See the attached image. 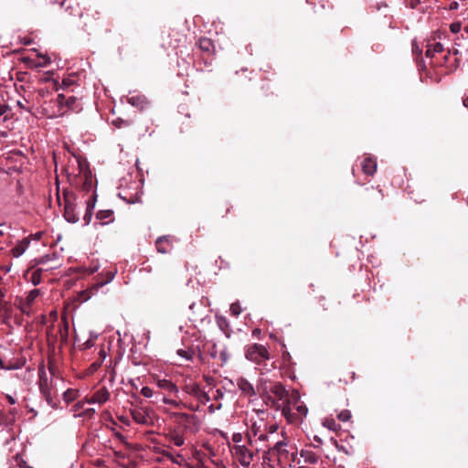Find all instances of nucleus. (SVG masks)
I'll list each match as a JSON object with an SVG mask.
<instances>
[{
	"instance_id": "obj_38",
	"label": "nucleus",
	"mask_w": 468,
	"mask_h": 468,
	"mask_svg": "<svg viewBox=\"0 0 468 468\" xmlns=\"http://www.w3.org/2000/svg\"><path fill=\"white\" fill-rule=\"evenodd\" d=\"M337 418L343 422L348 421L351 419V412L348 410H342L337 415Z\"/></svg>"
},
{
	"instance_id": "obj_61",
	"label": "nucleus",
	"mask_w": 468,
	"mask_h": 468,
	"mask_svg": "<svg viewBox=\"0 0 468 468\" xmlns=\"http://www.w3.org/2000/svg\"><path fill=\"white\" fill-rule=\"evenodd\" d=\"M6 119H7V116H6V115H5V117H4L3 121H5Z\"/></svg>"
},
{
	"instance_id": "obj_7",
	"label": "nucleus",
	"mask_w": 468,
	"mask_h": 468,
	"mask_svg": "<svg viewBox=\"0 0 468 468\" xmlns=\"http://www.w3.org/2000/svg\"><path fill=\"white\" fill-rule=\"evenodd\" d=\"M172 416L178 424L176 428H181L184 433L196 434L199 431L200 421L197 416L186 412H174Z\"/></svg>"
},
{
	"instance_id": "obj_24",
	"label": "nucleus",
	"mask_w": 468,
	"mask_h": 468,
	"mask_svg": "<svg viewBox=\"0 0 468 468\" xmlns=\"http://www.w3.org/2000/svg\"><path fill=\"white\" fill-rule=\"evenodd\" d=\"M204 449L207 452V455L212 464H214L217 468H226L223 462L218 458H216L215 449L208 443L203 445Z\"/></svg>"
},
{
	"instance_id": "obj_49",
	"label": "nucleus",
	"mask_w": 468,
	"mask_h": 468,
	"mask_svg": "<svg viewBox=\"0 0 468 468\" xmlns=\"http://www.w3.org/2000/svg\"><path fill=\"white\" fill-rule=\"evenodd\" d=\"M74 392L72 390H67L64 393V399L67 401H71L73 399Z\"/></svg>"
},
{
	"instance_id": "obj_39",
	"label": "nucleus",
	"mask_w": 468,
	"mask_h": 468,
	"mask_svg": "<svg viewBox=\"0 0 468 468\" xmlns=\"http://www.w3.org/2000/svg\"><path fill=\"white\" fill-rule=\"evenodd\" d=\"M118 195H119V197H120L122 199L125 200L127 203H130V204H131V203H134V202L138 199V197H137L136 196H133V195H131V196H129V197H128V196H126V195H125L124 193H122V192H120Z\"/></svg>"
},
{
	"instance_id": "obj_41",
	"label": "nucleus",
	"mask_w": 468,
	"mask_h": 468,
	"mask_svg": "<svg viewBox=\"0 0 468 468\" xmlns=\"http://www.w3.org/2000/svg\"><path fill=\"white\" fill-rule=\"evenodd\" d=\"M231 440L234 444H241L243 441V435L240 432H235L232 434Z\"/></svg>"
},
{
	"instance_id": "obj_35",
	"label": "nucleus",
	"mask_w": 468,
	"mask_h": 468,
	"mask_svg": "<svg viewBox=\"0 0 468 468\" xmlns=\"http://www.w3.org/2000/svg\"><path fill=\"white\" fill-rule=\"evenodd\" d=\"M41 274H42L41 269H37L32 272L30 280L34 285H37L40 283Z\"/></svg>"
},
{
	"instance_id": "obj_27",
	"label": "nucleus",
	"mask_w": 468,
	"mask_h": 468,
	"mask_svg": "<svg viewBox=\"0 0 468 468\" xmlns=\"http://www.w3.org/2000/svg\"><path fill=\"white\" fill-rule=\"evenodd\" d=\"M184 390L187 394L193 396L194 398H197L198 396L199 392L202 390V388L199 384L192 382V383L186 384L184 387Z\"/></svg>"
},
{
	"instance_id": "obj_51",
	"label": "nucleus",
	"mask_w": 468,
	"mask_h": 468,
	"mask_svg": "<svg viewBox=\"0 0 468 468\" xmlns=\"http://www.w3.org/2000/svg\"><path fill=\"white\" fill-rule=\"evenodd\" d=\"M118 419H119V420H120L121 422H122L123 424H125V425H130V421H129V420H128L126 417H124V416H120V417H118Z\"/></svg>"
},
{
	"instance_id": "obj_46",
	"label": "nucleus",
	"mask_w": 468,
	"mask_h": 468,
	"mask_svg": "<svg viewBox=\"0 0 468 468\" xmlns=\"http://www.w3.org/2000/svg\"><path fill=\"white\" fill-rule=\"evenodd\" d=\"M105 276H106V280L104 282H101V284H106V283L110 282L111 281H112V279L115 276V272L109 271L105 273Z\"/></svg>"
},
{
	"instance_id": "obj_62",
	"label": "nucleus",
	"mask_w": 468,
	"mask_h": 468,
	"mask_svg": "<svg viewBox=\"0 0 468 468\" xmlns=\"http://www.w3.org/2000/svg\"><path fill=\"white\" fill-rule=\"evenodd\" d=\"M117 127H120V122L119 121L117 122Z\"/></svg>"
},
{
	"instance_id": "obj_25",
	"label": "nucleus",
	"mask_w": 468,
	"mask_h": 468,
	"mask_svg": "<svg viewBox=\"0 0 468 468\" xmlns=\"http://www.w3.org/2000/svg\"><path fill=\"white\" fill-rule=\"evenodd\" d=\"M30 244V240L26 238L22 240L18 241L15 247L11 250V253L14 257L18 258L20 257L28 248Z\"/></svg>"
},
{
	"instance_id": "obj_10",
	"label": "nucleus",
	"mask_w": 468,
	"mask_h": 468,
	"mask_svg": "<svg viewBox=\"0 0 468 468\" xmlns=\"http://www.w3.org/2000/svg\"><path fill=\"white\" fill-rule=\"evenodd\" d=\"M74 102V97L70 96L69 98H66L63 94H58L56 99L50 100L49 101V105L54 104V106H56L57 109L49 112L47 107H43V111L45 114L49 118L60 116L64 114V105H66L68 108H70Z\"/></svg>"
},
{
	"instance_id": "obj_21",
	"label": "nucleus",
	"mask_w": 468,
	"mask_h": 468,
	"mask_svg": "<svg viewBox=\"0 0 468 468\" xmlns=\"http://www.w3.org/2000/svg\"><path fill=\"white\" fill-rule=\"evenodd\" d=\"M197 47L207 56L214 54L215 46L210 38L200 37L197 42Z\"/></svg>"
},
{
	"instance_id": "obj_8",
	"label": "nucleus",
	"mask_w": 468,
	"mask_h": 468,
	"mask_svg": "<svg viewBox=\"0 0 468 468\" xmlns=\"http://www.w3.org/2000/svg\"><path fill=\"white\" fill-rule=\"evenodd\" d=\"M58 202L59 206L64 207V218L70 223H75L79 220V215L76 212L75 195L68 190L63 192V203L60 196L58 194Z\"/></svg>"
},
{
	"instance_id": "obj_59",
	"label": "nucleus",
	"mask_w": 468,
	"mask_h": 468,
	"mask_svg": "<svg viewBox=\"0 0 468 468\" xmlns=\"http://www.w3.org/2000/svg\"><path fill=\"white\" fill-rule=\"evenodd\" d=\"M218 322L222 323V324H226V320L225 319H221L219 320Z\"/></svg>"
},
{
	"instance_id": "obj_2",
	"label": "nucleus",
	"mask_w": 468,
	"mask_h": 468,
	"mask_svg": "<svg viewBox=\"0 0 468 468\" xmlns=\"http://www.w3.org/2000/svg\"><path fill=\"white\" fill-rule=\"evenodd\" d=\"M278 429L279 426L277 423H268L263 419H258L252 421L246 433L247 443L251 445L253 438L262 442L273 441L274 437L279 435Z\"/></svg>"
},
{
	"instance_id": "obj_30",
	"label": "nucleus",
	"mask_w": 468,
	"mask_h": 468,
	"mask_svg": "<svg viewBox=\"0 0 468 468\" xmlns=\"http://www.w3.org/2000/svg\"><path fill=\"white\" fill-rule=\"evenodd\" d=\"M177 355L181 356L182 358L191 361L194 358L195 351L191 348L188 349H178L176 351Z\"/></svg>"
},
{
	"instance_id": "obj_60",
	"label": "nucleus",
	"mask_w": 468,
	"mask_h": 468,
	"mask_svg": "<svg viewBox=\"0 0 468 468\" xmlns=\"http://www.w3.org/2000/svg\"><path fill=\"white\" fill-rule=\"evenodd\" d=\"M218 324H219V326H220L221 328H222V326H224V324H222V323H220V322H218Z\"/></svg>"
},
{
	"instance_id": "obj_6",
	"label": "nucleus",
	"mask_w": 468,
	"mask_h": 468,
	"mask_svg": "<svg viewBox=\"0 0 468 468\" xmlns=\"http://www.w3.org/2000/svg\"><path fill=\"white\" fill-rule=\"evenodd\" d=\"M458 50H448L446 53L441 54L439 58H432L431 66L433 68H443L442 74H449L454 71L459 66V58L457 57Z\"/></svg>"
},
{
	"instance_id": "obj_17",
	"label": "nucleus",
	"mask_w": 468,
	"mask_h": 468,
	"mask_svg": "<svg viewBox=\"0 0 468 468\" xmlns=\"http://www.w3.org/2000/svg\"><path fill=\"white\" fill-rule=\"evenodd\" d=\"M237 386L241 393L247 397H253L256 395L254 387L249 380L243 377H239L236 380Z\"/></svg>"
},
{
	"instance_id": "obj_11",
	"label": "nucleus",
	"mask_w": 468,
	"mask_h": 468,
	"mask_svg": "<svg viewBox=\"0 0 468 468\" xmlns=\"http://www.w3.org/2000/svg\"><path fill=\"white\" fill-rule=\"evenodd\" d=\"M39 294L40 291L38 289H34L28 292L25 297L19 298L18 307L23 314L30 315L32 313V306Z\"/></svg>"
},
{
	"instance_id": "obj_19",
	"label": "nucleus",
	"mask_w": 468,
	"mask_h": 468,
	"mask_svg": "<svg viewBox=\"0 0 468 468\" xmlns=\"http://www.w3.org/2000/svg\"><path fill=\"white\" fill-rule=\"evenodd\" d=\"M270 391L279 401H286L290 393L285 389L282 383H274L270 387Z\"/></svg>"
},
{
	"instance_id": "obj_33",
	"label": "nucleus",
	"mask_w": 468,
	"mask_h": 468,
	"mask_svg": "<svg viewBox=\"0 0 468 468\" xmlns=\"http://www.w3.org/2000/svg\"><path fill=\"white\" fill-rule=\"evenodd\" d=\"M24 365V362H17L16 364H8V365H5L3 360L0 358V368L1 369H5V370H14V369H18V368H21Z\"/></svg>"
},
{
	"instance_id": "obj_48",
	"label": "nucleus",
	"mask_w": 468,
	"mask_h": 468,
	"mask_svg": "<svg viewBox=\"0 0 468 468\" xmlns=\"http://www.w3.org/2000/svg\"><path fill=\"white\" fill-rule=\"evenodd\" d=\"M218 346L216 344H213L212 347L209 350V355L211 357L216 358L218 356Z\"/></svg>"
},
{
	"instance_id": "obj_13",
	"label": "nucleus",
	"mask_w": 468,
	"mask_h": 468,
	"mask_svg": "<svg viewBox=\"0 0 468 468\" xmlns=\"http://www.w3.org/2000/svg\"><path fill=\"white\" fill-rule=\"evenodd\" d=\"M186 433L181 431V428H170L165 434V438L176 447H181L186 442Z\"/></svg>"
},
{
	"instance_id": "obj_56",
	"label": "nucleus",
	"mask_w": 468,
	"mask_h": 468,
	"mask_svg": "<svg viewBox=\"0 0 468 468\" xmlns=\"http://www.w3.org/2000/svg\"><path fill=\"white\" fill-rule=\"evenodd\" d=\"M42 236V233L41 232H38L35 235V239H39Z\"/></svg>"
},
{
	"instance_id": "obj_50",
	"label": "nucleus",
	"mask_w": 468,
	"mask_h": 468,
	"mask_svg": "<svg viewBox=\"0 0 468 468\" xmlns=\"http://www.w3.org/2000/svg\"><path fill=\"white\" fill-rule=\"evenodd\" d=\"M5 399L10 404H12V405L16 404V399L13 396L7 394V395H5Z\"/></svg>"
},
{
	"instance_id": "obj_55",
	"label": "nucleus",
	"mask_w": 468,
	"mask_h": 468,
	"mask_svg": "<svg viewBox=\"0 0 468 468\" xmlns=\"http://www.w3.org/2000/svg\"><path fill=\"white\" fill-rule=\"evenodd\" d=\"M94 413H95V410H94V409H88V410H86V411H85V414H86V415H89V416H90V415H92V414H94Z\"/></svg>"
},
{
	"instance_id": "obj_5",
	"label": "nucleus",
	"mask_w": 468,
	"mask_h": 468,
	"mask_svg": "<svg viewBox=\"0 0 468 468\" xmlns=\"http://www.w3.org/2000/svg\"><path fill=\"white\" fill-rule=\"evenodd\" d=\"M229 448L233 459L238 462L243 468H250L253 464L258 451L250 449L246 444H229Z\"/></svg>"
},
{
	"instance_id": "obj_45",
	"label": "nucleus",
	"mask_w": 468,
	"mask_h": 468,
	"mask_svg": "<svg viewBox=\"0 0 468 468\" xmlns=\"http://www.w3.org/2000/svg\"><path fill=\"white\" fill-rule=\"evenodd\" d=\"M16 463L19 466V468H32L28 466L26 462H24L21 458L18 456H16L15 458Z\"/></svg>"
},
{
	"instance_id": "obj_15",
	"label": "nucleus",
	"mask_w": 468,
	"mask_h": 468,
	"mask_svg": "<svg viewBox=\"0 0 468 468\" xmlns=\"http://www.w3.org/2000/svg\"><path fill=\"white\" fill-rule=\"evenodd\" d=\"M153 379L158 388L170 393H178V388L172 380L161 378L159 376H154Z\"/></svg>"
},
{
	"instance_id": "obj_57",
	"label": "nucleus",
	"mask_w": 468,
	"mask_h": 468,
	"mask_svg": "<svg viewBox=\"0 0 468 468\" xmlns=\"http://www.w3.org/2000/svg\"><path fill=\"white\" fill-rule=\"evenodd\" d=\"M463 104L465 107H468V97L463 100Z\"/></svg>"
},
{
	"instance_id": "obj_20",
	"label": "nucleus",
	"mask_w": 468,
	"mask_h": 468,
	"mask_svg": "<svg viewBox=\"0 0 468 468\" xmlns=\"http://www.w3.org/2000/svg\"><path fill=\"white\" fill-rule=\"evenodd\" d=\"M155 248L159 253L165 254L172 250V242L169 236L159 237L155 241Z\"/></svg>"
},
{
	"instance_id": "obj_9",
	"label": "nucleus",
	"mask_w": 468,
	"mask_h": 468,
	"mask_svg": "<svg viewBox=\"0 0 468 468\" xmlns=\"http://www.w3.org/2000/svg\"><path fill=\"white\" fill-rule=\"evenodd\" d=\"M245 356L248 360L261 365L270 359V353L263 345L254 343L246 347Z\"/></svg>"
},
{
	"instance_id": "obj_53",
	"label": "nucleus",
	"mask_w": 468,
	"mask_h": 468,
	"mask_svg": "<svg viewBox=\"0 0 468 468\" xmlns=\"http://www.w3.org/2000/svg\"><path fill=\"white\" fill-rule=\"evenodd\" d=\"M93 346L92 340H88L83 344L85 349L90 348Z\"/></svg>"
},
{
	"instance_id": "obj_43",
	"label": "nucleus",
	"mask_w": 468,
	"mask_h": 468,
	"mask_svg": "<svg viewBox=\"0 0 468 468\" xmlns=\"http://www.w3.org/2000/svg\"><path fill=\"white\" fill-rule=\"evenodd\" d=\"M412 53L417 56H420L422 53V48L420 47L416 40L412 42Z\"/></svg>"
},
{
	"instance_id": "obj_18",
	"label": "nucleus",
	"mask_w": 468,
	"mask_h": 468,
	"mask_svg": "<svg viewBox=\"0 0 468 468\" xmlns=\"http://www.w3.org/2000/svg\"><path fill=\"white\" fill-rule=\"evenodd\" d=\"M427 49H426V57L431 58V61L432 58H437L439 56L444 53V48L442 44L436 42V43H429L427 44Z\"/></svg>"
},
{
	"instance_id": "obj_1",
	"label": "nucleus",
	"mask_w": 468,
	"mask_h": 468,
	"mask_svg": "<svg viewBox=\"0 0 468 468\" xmlns=\"http://www.w3.org/2000/svg\"><path fill=\"white\" fill-rule=\"evenodd\" d=\"M65 172L71 186L87 193L91 191V195L86 200L87 207L84 216V220L89 223L97 197L93 189V176L90 170L89 163L80 155H73L65 167Z\"/></svg>"
},
{
	"instance_id": "obj_14",
	"label": "nucleus",
	"mask_w": 468,
	"mask_h": 468,
	"mask_svg": "<svg viewBox=\"0 0 468 468\" xmlns=\"http://www.w3.org/2000/svg\"><path fill=\"white\" fill-rule=\"evenodd\" d=\"M133 420L141 425H149L151 423L148 409L138 408L131 410Z\"/></svg>"
},
{
	"instance_id": "obj_44",
	"label": "nucleus",
	"mask_w": 468,
	"mask_h": 468,
	"mask_svg": "<svg viewBox=\"0 0 468 468\" xmlns=\"http://www.w3.org/2000/svg\"><path fill=\"white\" fill-rule=\"evenodd\" d=\"M41 58V61H39L37 65L39 67H46L50 63L49 58L46 56H39Z\"/></svg>"
},
{
	"instance_id": "obj_47",
	"label": "nucleus",
	"mask_w": 468,
	"mask_h": 468,
	"mask_svg": "<svg viewBox=\"0 0 468 468\" xmlns=\"http://www.w3.org/2000/svg\"><path fill=\"white\" fill-rule=\"evenodd\" d=\"M7 112H10L9 106L5 103H0V118L3 115H5Z\"/></svg>"
},
{
	"instance_id": "obj_58",
	"label": "nucleus",
	"mask_w": 468,
	"mask_h": 468,
	"mask_svg": "<svg viewBox=\"0 0 468 468\" xmlns=\"http://www.w3.org/2000/svg\"><path fill=\"white\" fill-rule=\"evenodd\" d=\"M194 307H195V303H192V304L189 306V308H190L191 310H193V309H194Z\"/></svg>"
},
{
	"instance_id": "obj_36",
	"label": "nucleus",
	"mask_w": 468,
	"mask_h": 468,
	"mask_svg": "<svg viewBox=\"0 0 468 468\" xmlns=\"http://www.w3.org/2000/svg\"><path fill=\"white\" fill-rule=\"evenodd\" d=\"M218 356H219V359H220V362H221V365H225L228 361H229V353L227 349V347H223L219 353H218Z\"/></svg>"
},
{
	"instance_id": "obj_23",
	"label": "nucleus",
	"mask_w": 468,
	"mask_h": 468,
	"mask_svg": "<svg viewBox=\"0 0 468 468\" xmlns=\"http://www.w3.org/2000/svg\"><path fill=\"white\" fill-rule=\"evenodd\" d=\"M96 219L101 225L112 223L114 220V213L112 209L99 210L96 214Z\"/></svg>"
},
{
	"instance_id": "obj_63",
	"label": "nucleus",
	"mask_w": 468,
	"mask_h": 468,
	"mask_svg": "<svg viewBox=\"0 0 468 468\" xmlns=\"http://www.w3.org/2000/svg\"><path fill=\"white\" fill-rule=\"evenodd\" d=\"M117 127H120V122L119 121L117 122Z\"/></svg>"
},
{
	"instance_id": "obj_42",
	"label": "nucleus",
	"mask_w": 468,
	"mask_h": 468,
	"mask_svg": "<svg viewBox=\"0 0 468 468\" xmlns=\"http://www.w3.org/2000/svg\"><path fill=\"white\" fill-rule=\"evenodd\" d=\"M196 399H197L202 403L209 401V396L203 389L199 392L198 396Z\"/></svg>"
},
{
	"instance_id": "obj_52",
	"label": "nucleus",
	"mask_w": 468,
	"mask_h": 468,
	"mask_svg": "<svg viewBox=\"0 0 468 468\" xmlns=\"http://www.w3.org/2000/svg\"><path fill=\"white\" fill-rule=\"evenodd\" d=\"M115 437L122 442H125V437L120 433V432H116L115 433Z\"/></svg>"
},
{
	"instance_id": "obj_4",
	"label": "nucleus",
	"mask_w": 468,
	"mask_h": 468,
	"mask_svg": "<svg viewBox=\"0 0 468 468\" xmlns=\"http://www.w3.org/2000/svg\"><path fill=\"white\" fill-rule=\"evenodd\" d=\"M69 321L63 316L60 322L52 324L47 329V339L49 346H55L59 340L61 345H66L69 339Z\"/></svg>"
},
{
	"instance_id": "obj_31",
	"label": "nucleus",
	"mask_w": 468,
	"mask_h": 468,
	"mask_svg": "<svg viewBox=\"0 0 468 468\" xmlns=\"http://www.w3.org/2000/svg\"><path fill=\"white\" fill-rule=\"evenodd\" d=\"M366 190L367 193H369L372 196L373 201L378 202L383 199L384 196L380 189L375 188V187H370V188H367Z\"/></svg>"
},
{
	"instance_id": "obj_3",
	"label": "nucleus",
	"mask_w": 468,
	"mask_h": 468,
	"mask_svg": "<svg viewBox=\"0 0 468 468\" xmlns=\"http://www.w3.org/2000/svg\"><path fill=\"white\" fill-rule=\"evenodd\" d=\"M282 412L290 423L301 421L308 413L306 405L301 400L298 391H292L286 401L282 402Z\"/></svg>"
},
{
	"instance_id": "obj_22",
	"label": "nucleus",
	"mask_w": 468,
	"mask_h": 468,
	"mask_svg": "<svg viewBox=\"0 0 468 468\" xmlns=\"http://www.w3.org/2000/svg\"><path fill=\"white\" fill-rule=\"evenodd\" d=\"M377 162L372 157H365L361 162V168L365 175L373 176L377 171Z\"/></svg>"
},
{
	"instance_id": "obj_12",
	"label": "nucleus",
	"mask_w": 468,
	"mask_h": 468,
	"mask_svg": "<svg viewBox=\"0 0 468 468\" xmlns=\"http://www.w3.org/2000/svg\"><path fill=\"white\" fill-rule=\"evenodd\" d=\"M127 102L140 111H144L150 106V101L146 96L136 92H130Z\"/></svg>"
},
{
	"instance_id": "obj_16",
	"label": "nucleus",
	"mask_w": 468,
	"mask_h": 468,
	"mask_svg": "<svg viewBox=\"0 0 468 468\" xmlns=\"http://www.w3.org/2000/svg\"><path fill=\"white\" fill-rule=\"evenodd\" d=\"M110 399V392L105 387L96 390L90 398H87L86 401L90 404H103Z\"/></svg>"
},
{
	"instance_id": "obj_29",
	"label": "nucleus",
	"mask_w": 468,
	"mask_h": 468,
	"mask_svg": "<svg viewBox=\"0 0 468 468\" xmlns=\"http://www.w3.org/2000/svg\"><path fill=\"white\" fill-rule=\"evenodd\" d=\"M163 455L176 464H181V463L184 461V458L180 453L175 455L171 452L164 451Z\"/></svg>"
},
{
	"instance_id": "obj_34",
	"label": "nucleus",
	"mask_w": 468,
	"mask_h": 468,
	"mask_svg": "<svg viewBox=\"0 0 468 468\" xmlns=\"http://www.w3.org/2000/svg\"><path fill=\"white\" fill-rule=\"evenodd\" d=\"M162 401L165 404L171 405V406H173L175 408H177V409H181V408L185 407V404L182 401L172 399H168L165 396L163 397Z\"/></svg>"
},
{
	"instance_id": "obj_54",
	"label": "nucleus",
	"mask_w": 468,
	"mask_h": 468,
	"mask_svg": "<svg viewBox=\"0 0 468 468\" xmlns=\"http://www.w3.org/2000/svg\"><path fill=\"white\" fill-rule=\"evenodd\" d=\"M50 317H53V319H54V323L53 324H57L58 323V321H57L58 314H57L56 311H53V312L50 313Z\"/></svg>"
},
{
	"instance_id": "obj_32",
	"label": "nucleus",
	"mask_w": 468,
	"mask_h": 468,
	"mask_svg": "<svg viewBox=\"0 0 468 468\" xmlns=\"http://www.w3.org/2000/svg\"><path fill=\"white\" fill-rule=\"evenodd\" d=\"M323 426L330 431H335L340 428V425L333 418H325L323 420Z\"/></svg>"
},
{
	"instance_id": "obj_28",
	"label": "nucleus",
	"mask_w": 468,
	"mask_h": 468,
	"mask_svg": "<svg viewBox=\"0 0 468 468\" xmlns=\"http://www.w3.org/2000/svg\"><path fill=\"white\" fill-rule=\"evenodd\" d=\"M287 446V441L285 439L283 440H278L276 441H273V445L270 446L269 449L277 452L278 453L285 452V447Z\"/></svg>"
},
{
	"instance_id": "obj_40",
	"label": "nucleus",
	"mask_w": 468,
	"mask_h": 468,
	"mask_svg": "<svg viewBox=\"0 0 468 468\" xmlns=\"http://www.w3.org/2000/svg\"><path fill=\"white\" fill-rule=\"evenodd\" d=\"M141 394L144 397V398H152L153 395H154V391L151 388L149 387H143L142 389H141Z\"/></svg>"
},
{
	"instance_id": "obj_26",
	"label": "nucleus",
	"mask_w": 468,
	"mask_h": 468,
	"mask_svg": "<svg viewBox=\"0 0 468 468\" xmlns=\"http://www.w3.org/2000/svg\"><path fill=\"white\" fill-rule=\"evenodd\" d=\"M300 456L303 459L304 463L310 464H315L319 460L318 455L311 450H302Z\"/></svg>"
},
{
	"instance_id": "obj_37",
	"label": "nucleus",
	"mask_w": 468,
	"mask_h": 468,
	"mask_svg": "<svg viewBox=\"0 0 468 468\" xmlns=\"http://www.w3.org/2000/svg\"><path fill=\"white\" fill-rule=\"evenodd\" d=\"M229 310L231 314L234 316L239 315L242 311L240 304L238 302L231 303Z\"/></svg>"
}]
</instances>
